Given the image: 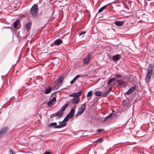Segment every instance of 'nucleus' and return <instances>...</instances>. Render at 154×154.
Masks as SVG:
<instances>
[{
    "label": "nucleus",
    "instance_id": "obj_9",
    "mask_svg": "<svg viewBox=\"0 0 154 154\" xmlns=\"http://www.w3.org/2000/svg\"><path fill=\"white\" fill-rule=\"evenodd\" d=\"M75 110L74 108H72L69 113L67 116V117L71 119L75 114Z\"/></svg>",
    "mask_w": 154,
    "mask_h": 154
},
{
    "label": "nucleus",
    "instance_id": "obj_11",
    "mask_svg": "<svg viewBox=\"0 0 154 154\" xmlns=\"http://www.w3.org/2000/svg\"><path fill=\"white\" fill-rule=\"evenodd\" d=\"M117 83L120 86H123L124 87H125L127 85V84L125 82L122 81L117 80Z\"/></svg>",
    "mask_w": 154,
    "mask_h": 154
},
{
    "label": "nucleus",
    "instance_id": "obj_16",
    "mask_svg": "<svg viewBox=\"0 0 154 154\" xmlns=\"http://www.w3.org/2000/svg\"><path fill=\"white\" fill-rule=\"evenodd\" d=\"M69 103L68 102L67 103L65 104L64 106L61 107L60 110L63 112V111L66 108L69 106Z\"/></svg>",
    "mask_w": 154,
    "mask_h": 154
},
{
    "label": "nucleus",
    "instance_id": "obj_34",
    "mask_svg": "<svg viewBox=\"0 0 154 154\" xmlns=\"http://www.w3.org/2000/svg\"><path fill=\"white\" fill-rule=\"evenodd\" d=\"M116 76L117 77H122V76L118 74L116 75Z\"/></svg>",
    "mask_w": 154,
    "mask_h": 154
},
{
    "label": "nucleus",
    "instance_id": "obj_13",
    "mask_svg": "<svg viewBox=\"0 0 154 154\" xmlns=\"http://www.w3.org/2000/svg\"><path fill=\"white\" fill-rule=\"evenodd\" d=\"M31 27V23H29L26 24L25 26L26 30H28L30 29Z\"/></svg>",
    "mask_w": 154,
    "mask_h": 154
},
{
    "label": "nucleus",
    "instance_id": "obj_35",
    "mask_svg": "<svg viewBox=\"0 0 154 154\" xmlns=\"http://www.w3.org/2000/svg\"><path fill=\"white\" fill-rule=\"evenodd\" d=\"M75 81L73 79L72 80L71 82H70V83L71 84H73L74 83V82H75Z\"/></svg>",
    "mask_w": 154,
    "mask_h": 154
},
{
    "label": "nucleus",
    "instance_id": "obj_22",
    "mask_svg": "<svg viewBox=\"0 0 154 154\" xmlns=\"http://www.w3.org/2000/svg\"><path fill=\"white\" fill-rule=\"evenodd\" d=\"M106 5H105L101 8L98 11V13L101 12L106 8Z\"/></svg>",
    "mask_w": 154,
    "mask_h": 154
},
{
    "label": "nucleus",
    "instance_id": "obj_32",
    "mask_svg": "<svg viewBox=\"0 0 154 154\" xmlns=\"http://www.w3.org/2000/svg\"><path fill=\"white\" fill-rule=\"evenodd\" d=\"M85 31L82 32L79 35V36H80L83 34H85Z\"/></svg>",
    "mask_w": 154,
    "mask_h": 154
},
{
    "label": "nucleus",
    "instance_id": "obj_39",
    "mask_svg": "<svg viewBox=\"0 0 154 154\" xmlns=\"http://www.w3.org/2000/svg\"><path fill=\"white\" fill-rule=\"evenodd\" d=\"M26 84L27 85H29V84L28 83H26Z\"/></svg>",
    "mask_w": 154,
    "mask_h": 154
},
{
    "label": "nucleus",
    "instance_id": "obj_24",
    "mask_svg": "<svg viewBox=\"0 0 154 154\" xmlns=\"http://www.w3.org/2000/svg\"><path fill=\"white\" fill-rule=\"evenodd\" d=\"M8 154H16V152H14V151L12 149H9L8 150Z\"/></svg>",
    "mask_w": 154,
    "mask_h": 154
},
{
    "label": "nucleus",
    "instance_id": "obj_37",
    "mask_svg": "<svg viewBox=\"0 0 154 154\" xmlns=\"http://www.w3.org/2000/svg\"><path fill=\"white\" fill-rule=\"evenodd\" d=\"M53 44H54V43L51 44V45H50V46H52L53 45Z\"/></svg>",
    "mask_w": 154,
    "mask_h": 154
},
{
    "label": "nucleus",
    "instance_id": "obj_15",
    "mask_svg": "<svg viewBox=\"0 0 154 154\" xmlns=\"http://www.w3.org/2000/svg\"><path fill=\"white\" fill-rule=\"evenodd\" d=\"M112 60L114 61H117L119 60V54H116L112 58Z\"/></svg>",
    "mask_w": 154,
    "mask_h": 154
},
{
    "label": "nucleus",
    "instance_id": "obj_19",
    "mask_svg": "<svg viewBox=\"0 0 154 154\" xmlns=\"http://www.w3.org/2000/svg\"><path fill=\"white\" fill-rule=\"evenodd\" d=\"M51 87H49L47 88L45 90V93L46 94H48L51 91Z\"/></svg>",
    "mask_w": 154,
    "mask_h": 154
},
{
    "label": "nucleus",
    "instance_id": "obj_29",
    "mask_svg": "<svg viewBox=\"0 0 154 154\" xmlns=\"http://www.w3.org/2000/svg\"><path fill=\"white\" fill-rule=\"evenodd\" d=\"M80 76L79 75H76L73 79V80L75 81Z\"/></svg>",
    "mask_w": 154,
    "mask_h": 154
},
{
    "label": "nucleus",
    "instance_id": "obj_6",
    "mask_svg": "<svg viewBox=\"0 0 154 154\" xmlns=\"http://www.w3.org/2000/svg\"><path fill=\"white\" fill-rule=\"evenodd\" d=\"M63 77L62 75L61 76L57 81L55 82V87L57 86L56 89L61 85L63 81Z\"/></svg>",
    "mask_w": 154,
    "mask_h": 154
},
{
    "label": "nucleus",
    "instance_id": "obj_36",
    "mask_svg": "<svg viewBox=\"0 0 154 154\" xmlns=\"http://www.w3.org/2000/svg\"><path fill=\"white\" fill-rule=\"evenodd\" d=\"M43 154H50V153L49 152H46L45 153H43Z\"/></svg>",
    "mask_w": 154,
    "mask_h": 154
},
{
    "label": "nucleus",
    "instance_id": "obj_3",
    "mask_svg": "<svg viewBox=\"0 0 154 154\" xmlns=\"http://www.w3.org/2000/svg\"><path fill=\"white\" fill-rule=\"evenodd\" d=\"M86 105L85 103H84L79 108L78 112L75 115L76 118L81 116L84 112L86 109Z\"/></svg>",
    "mask_w": 154,
    "mask_h": 154
},
{
    "label": "nucleus",
    "instance_id": "obj_30",
    "mask_svg": "<svg viewBox=\"0 0 154 154\" xmlns=\"http://www.w3.org/2000/svg\"><path fill=\"white\" fill-rule=\"evenodd\" d=\"M104 130V129H98L97 130V131L98 133H100L102 131H103Z\"/></svg>",
    "mask_w": 154,
    "mask_h": 154
},
{
    "label": "nucleus",
    "instance_id": "obj_5",
    "mask_svg": "<svg viewBox=\"0 0 154 154\" xmlns=\"http://www.w3.org/2000/svg\"><path fill=\"white\" fill-rule=\"evenodd\" d=\"M92 54L91 53L89 52L87 54V56L86 57L84 58L83 60V63L85 65L88 64L91 58Z\"/></svg>",
    "mask_w": 154,
    "mask_h": 154
},
{
    "label": "nucleus",
    "instance_id": "obj_26",
    "mask_svg": "<svg viewBox=\"0 0 154 154\" xmlns=\"http://www.w3.org/2000/svg\"><path fill=\"white\" fill-rule=\"evenodd\" d=\"M112 86H110L109 88V91H107L106 93V95H107L108 94H109V91H111L112 89Z\"/></svg>",
    "mask_w": 154,
    "mask_h": 154
},
{
    "label": "nucleus",
    "instance_id": "obj_14",
    "mask_svg": "<svg viewBox=\"0 0 154 154\" xmlns=\"http://www.w3.org/2000/svg\"><path fill=\"white\" fill-rule=\"evenodd\" d=\"M135 88L134 87H133L130 88L129 90L127 92L126 94L127 95H129L131 93H132L135 90Z\"/></svg>",
    "mask_w": 154,
    "mask_h": 154
},
{
    "label": "nucleus",
    "instance_id": "obj_31",
    "mask_svg": "<svg viewBox=\"0 0 154 154\" xmlns=\"http://www.w3.org/2000/svg\"><path fill=\"white\" fill-rule=\"evenodd\" d=\"M102 140H103V139L102 138H100L98 139L97 140V142H101L102 141Z\"/></svg>",
    "mask_w": 154,
    "mask_h": 154
},
{
    "label": "nucleus",
    "instance_id": "obj_28",
    "mask_svg": "<svg viewBox=\"0 0 154 154\" xmlns=\"http://www.w3.org/2000/svg\"><path fill=\"white\" fill-rule=\"evenodd\" d=\"M69 119H70L68 117L67 118V116H66V117L62 121V122H65Z\"/></svg>",
    "mask_w": 154,
    "mask_h": 154
},
{
    "label": "nucleus",
    "instance_id": "obj_2",
    "mask_svg": "<svg viewBox=\"0 0 154 154\" xmlns=\"http://www.w3.org/2000/svg\"><path fill=\"white\" fill-rule=\"evenodd\" d=\"M147 73L146 76V82L148 83L149 82L152 75L153 73V66L152 64H149L147 69Z\"/></svg>",
    "mask_w": 154,
    "mask_h": 154
},
{
    "label": "nucleus",
    "instance_id": "obj_1",
    "mask_svg": "<svg viewBox=\"0 0 154 154\" xmlns=\"http://www.w3.org/2000/svg\"><path fill=\"white\" fill-rule=\"evenodd\" d=\"M82 91L78 92L72 93L69 95V97H73L69 101L70 103L74 105H76L79 104L80 101L79 96L81 95Z\"/></svg>",
    "mask_w": 154,
    "mask_h": 154
},
{
    "label": "nucleus",
    "instance_id": "obj_7",
    "mask_svg": "<svg viewBox=\"0 0 154 154\" xmlns=\"http://www.w3.org/2000/svg\"><path fill=\"white\" fill-rule=\"evenodd\" d=\"M63 115V112L60 110H59L53 114L52 115V117H54L57 116L56 117V119H58L60 118Z\"/></svg>",
    "mask_w": 154,
    "mask_h": 154
},
{
    "label": "nucleus",
    "instance_id": "obj_27",
    "mask_svg": "<svg viewBox=\"0 0 154 154\" xmlns=\"http://www.w3.org/2000/svg\"><path fill=\"white\" fill-rule=\"evenodd\" d=\"M57 125V123L56 122H54L51 123L49 125V126H56Z\"/></svg>",
    "mask_w": 154,
    "mask_h": 154
},
{
    "label": "nucleus",
    "instance_id": "obj_23",
    "mask_svg": "<svg viewBox=\"0 0 154 154\" xmlns=\"http://www.w3.org/2000/svg\"><path fill=\"white\" fill-rule=\"evenodd\" d=\"M92 92L91 91H90L88 92L87 95V97H90L92 94Z\"/></svg>",
    "mask_w": 154,
    "mask_h": 154
},
{
    "label": "nucleus",
    "instance_id": "obj_33",
    "mask_svg": "<svg viewBox=\"0 0 154 154\" xmlns=\"http://www.w3.org/2000/svg\"><path fill=\"white\" fill-rule=\"evenodd\" d=\"M112 115H113V113H111L110 114H109V115H108L107 116V117H106L107 118H108L110 117Z\"/></svg>",
    "mask_w": 154,
    "mask_h": 154
},
{
    "label": "nucleus",
    "instance_id": "obj_21",
    "mask_svg": "<svg viewBox=\"0 0 154 154\" xmlns=\"http://www.w3.org/2000/svg\"><path fill=\"white\" fill-rule=\"evenodd\" d=\"M116 79L114 78H111L108 82L107 85H109L111 83L115 81Z\"/></svg>",
    "mask_w": 154,
    "mask_h": 154
},
{
    "label": "nucleus",
    "instance_id": "obj_4",
    "mask_svg": "<svg viewBox=\"0 0 154 154\" xmlns=\"http://www.w3.org/2000/svg\"><path fill=\"white\" fill-rule=\"evenodd\" d=\"M30 12L32 16L36 17L38 12V6L35 4H34L31 8Z\"/></svg>",
    "mask_w": 154,
    "mask_h": 154
},
{
    "label": "nucleus",
    "instance_id": "obj_12",
    "mask_svg": "<svg viewBox=\"0 0 154 154\" xmlns=\"http://www.w3.org/2000/svg\"><path fill=\"white\" fill-rule=\"evenodd\" d=\"M115 24L116 26H122L123 25L124 22L123 21H116L115 22Z\"/></svg>",
    "mask_w": 154,
    "mask_h": 154
},
{
    "label": "nucleus",
    "instance_id": "obj_25",
    "mask_svg": "<svg viewBox=\"0 0 154 154\" xmlns=\"http://www.w3.org/2000/svg\"><path fill=\"white\" fill-rule=\"evenodd\" d=\"M95 94L97 96H100L101 94V93L99 91H97L95 92Z\"/></svg>",
    "mask_w": 154,
    "mask_h": 154
},
{
    "label": "nucleus",
    "instance_id": "obj_17",
    "mask_svg": "<svg viewBox=\"0 0 154 154\" xmlns=\"http://www.w3.org/2000/svg\"><path fill=\"white\" fill-rule=\"evenodd\" d=\"M62 43V40L60 39H57L54 42V43L56 45H59Z\"/></svg>",
    "mask_w": 154,
    "mask_h": 154
},
{
    "label": "nucleus",
    "instance_id": "obj_10",
    "mask_svg": "<svg viewBox=\"0 0 154 154\" xmlns=\"http://www.w3.org/2000/svg\"><path fill=\"white\" fill-rule=\"evenodd\" d=\"M56 100L55 97H53L51 100L49 101L47 103V105L49 106H51L54 104V102Z\"/></svg>",
    "mask_w": 154,
    "mask_h": 154
},
{
    "label": "nucleus",
    "instance_id": "obj_18",
    "mask_svg": "<svg viewBox=\"0 0 154 154\" xmlns=\"http://www.w3.org/2000/svg\"><path fill=\"white\" fill-rule=\"evenodd\" d=\"M66 125V123H64L63 124L61 125H59L56 126L55 127V128H61L64 127H65Z\"/></svg>",
    "mask_w": 154,
    "mask_h": 154
},
{
    "label": "nucleus",
    "instance_id": "obj_8",
    "mask_svg": "<svg viewBox=\"0 0 154 154\" xmlns=\"http://www.w3.org/2000/svg\"><path fill=\"white\" fill-rule=\"evenodd\" d=\"M8 128L5 127L3 128L0 130V137L2 136L8 131Z\"/></svg>",
    "mask_w": 154,
    "mask_h": 154
},
{
    "label": "nucleus",
    "instance_id": "obj_38",
    "mask_svg": "<svg viewBox=\"0 0 154 154\" xmlns=\"http://www.w3.org/2000/svg\"><path fill=\"white\" fill-rule=\"evenodd\" d=\"M63 122H59V123L60 124H61Z\"/></svg>",
    "mask_w": 154,
    "mask_h": 154
},
{
    "label": "nucleus",
    "instance_id": "obj_20",
    "mask_svg": "<svg viewBox=\"0 0 154 154\" xmlns=\"http://www.w3.org/2000/svg\"><path fill=\"white\" fill-rule=\"evenodd\" d=\"M19 22V20H17L14 23L13 26L15 28L17 27Z\"/></svg>",
    "mask_w": 154,
    "mask_h": 154
}]
</instances>
